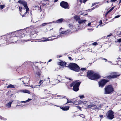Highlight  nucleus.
<instances>
[{
  "instance_id": "obj_2",
  "label": "nucleus",
  "mask_w": 121,
  "mask_h": 121,
  "mask_svg": "<svg viewBox=\"0 0 121 121\" xmlns=\"http://www.w3.org/2000/svg\"><path fill=\"white\" fill-rule=\"evenodd\" d=\"M87 76L89 79L92 80L97 79L100 78V76L98 73L92 71L88 72Z\"/></svg>"
},
{
  "instance_id": "obj_46",
  "label": "nucleus",
  "mask_w": 121,
  "mask_h": 121,
  "mask_svg": "<svg viewBox=\"0 0 121 121\" xmlns=\"http://www.w3.org/2000/svg\"><path fill=\"white\" fill-rule=\"evenodd\" d=\"M103 59L104 60H105V61L106 62H107V59H105V58H104Z\"/></svg>"
},
{
  "instance_id": "obj_24",
  "label": "nucleus",
  "mask_w": 121,
  "mask_h": 121,
  "mask_svg": "<svg viewBox=\"0 0 121 121\" xmlns=\"http://www.w3.org/2000/svg\"><path fill=\"white\" fill-rule=\"evenodd\" d=\"M74 18L76 20V21L79 20L80 19V18L78 16L75 15L74 17Z\"/></svg>"
},
{
  "instance_id": "obj_63",
  "label": "nucleus",
  "mask_w": 121,
  "mask_h": 121,
  "mask_svg": "<svg viewBox=\"0 0 121 121\" xmlns=\"http://www.w3.org/2000/svg\"><path fill=\"white\" fill-rule=\"evenodd\" d=\"M69 80H71V79L70 78H69Z\"/></svg>"
},
{
  "instance_id": "obj_61",
  "label": "nucleus",
  "mask_w": 121,
  "mask_h": 121,
  "mask_svg": "<svg viewBox=\"0 0 121 121\" xmlns=\"http://www.w3.org/2000/svg\"><path fill=\"white\" fill-rule=\"evenodd\" d=\"M121 2V0H120L119 2V4Z\"/></svg>"
},
{
  "instance_id": "obj_58",
  "label": "nucleus",
  "mask_w": 121,
  "mask_h": 121,
  "mask_svg": "<svg viewBox=\"0 0 121 121\" xmlns=\"http://www.w3.org/2000/svg\"><path fill=\"white\" fill-rule=\"evenodd\" d=\"M52 60H51V59H50V60H48V62H51V61H52Z\"/></svg>"
},
{
  "instance_id": "obj_43",
  "label": "nucleus",
  "mask_w": 121,
  "mask_h": 121,
  "mask_svg": "<svg viewBox=\"0 0 121 121\" xmlns=\"http://www.w3.org/2000/svg\"><path fill=\"white\" fill-rule=\"evenodd\" d=\"M82 101L81 100H79V103L80 104L82 103Z\"/></svg>"
},
{
  "instance_id": "obj_42",
  "label": "nucleus",
  "mask_w": 121,
  "mask_h": 121,
  "mask_svg": "<svg viewBox=\"0 0 121 121\" xmlns=\"http://www.w3.org/2000/svg\"><path fill=\"white\" fill-rule=\"evenodd\" d=\"M77 108L78 109L81 110V108L79 106H78V107H77Z\"/></svg>"
},
{
  "instance_id": "obj_13",
  "label": "nucleus",
  "mask_w": 121,
  "mask_h": 121,
  "mask_svg": "<svg viewBox=\"0 0 121 121\" xmlns=\"http://www.w3.org/2000/svg\"><path fill=\"white\" fill-rule=\"evenodd\" d=\"M58 38L57 37H56V38L52 39L51 38L50 39H47V38H45L43 40L41 41L42 42H45V41H51L52 40H53L54 39H57Z\"/></svg>"
},
{
  "instance_id": "obj_62",
  "label": "nucleus",
  "mask_w": 121,
  "mask_h": 121,
  "mask_svg": "<svg viewBox=\"0 0 121 121\" xmlns=\"http://www.w3.org/2000/svg\"><path fill=\"white\" fill-rule=\"evenodd\" d=\"M36 87V86H33V88H36V87Z\"/></svg>"
},
{
  "instance_id": "obj_17",
  "label": "nucleus",
  "mask_w": 121,
  "mask_h": 121,
  "mask_svg": "<svg viewBox=\"0 0 121 121\" xmlns=\"http://www.w3.org/2000/svg\"><path fill=\"white\" fill-rule=\"evenodd\" d=\"M70 30H67L66 31H63L60 32V35L62 34H66L67 33L70 32Z\"/></svg>"
},
{
  "instance_id": "obj_38",
  "label": "nucleus",
  "mask_w": 121,
  "mask_h": 121,
  "mask_svg": "<svg viewBox=\"0 0 121 121\" xmlns=\"http://www.w3.org/2000/svg\"><path fill=\"white\" fill-rule=\"evenodd\" d=\"M57 78L58 79H60L61 78V77L60 75H58V76Z\"/></svg>"
},
{
  "instance_id": "obj_37",
  "label": "nucleus",
  "mask_w": 121,
  "mask_h": 121,
  "mask_svg": "<svg viewBox=\"0 0 121 121\" xmlns=\"http://www.w3.org/2000/svg\"><path fill=\"white\" fill-rule=\"evenodd\" d=\"M120 15H118L117 16H115L114 17V18H118L119 17H120Z\"/></svg>"
},
{
  "instance_id": "obj_57",
  "label": "nucleus",
  "mask_w": 121,
  "mask_h": 121,
  "mask_svg": "<svg viewBox=\"0 0 121 121\" xmlns=\"http://www.w3.org/2000/svg\"><path fill=\"white\" fill-rule=\"evenodd\" d=\"M19 106H21V107H22L23 106H24V105H20Z\"/></svg>"
},
{
  "instance_id": "obj_47",
  "label": "nucleus",
  "mask_w": 121,
  "mask_h": 121,
  "mask_svg": "<svg viewBox=\"0 0 121 121\" xmlns=\"http://www.w3.org/2000/svg\"><path fill=\"white\" fill-rule=\"evenodd\" d=\"M87 0H83V3H85L86 1H87Z\"/></svg>"
},
{
  "instance_id": "obj_36",
  "label": "nucleus",
  "mask_w": 121,
  "mask_h": 121,
  "mask_svg": "<svg viewBox=\"0 0 121 121\" xmlns=\"http://www.w3.org/2000/svg\"><path fill=\"white\" fill-rule=\"evenodd\" d=\"M92 44L94 45H97L98 44L96 42H94L92 43Z\"/></svg>"
},
{
  "instance_id": "obj_8",
  "label": "nucleus",
  "mask_w": 121,
  "mask_h": 121,
  "mask_svg": "<svg viewBox=\"0 0 121 121\" xmlns=\"http://www.w3.org/2000/svg\"><path fill=\"white\" fill-rule=\"evenodd\" d=\"M110 74V75L106 77L108 79L116 78L120 75V74H118L116 72H112Z\"/></svg>"
},
{
  "instance_id": "obj_21",
  "label": "nucleus",
  "mask_w": 121,
  "mask_h": 121,
  "mask_svg": "<svg viewBox=\"0 0 121 121\" xmlns=\"http://www.w3.org/2000/svg\"><path fill=\"white\" fill-rule=\"evenodd\" d=\"M23 79L22 81V82L24 83V84H25L26 83H27V81L28 80H27V79L26 78H23Z\"/></svg>"
},
{
  "instance_id": "obj_16",
  "label": "nucleus",
  "mask_w": 121,
  "mask_h": 121,
  "mask_svg": "<svg viewBox=\"0 0 121 121\" xmlns=\"http://www.w3.org/2000/svg\"><path fill=\"white\" fill-rule=\"evenodd\" d=\"M69 106H65L64 107H62V110L63 111H67L69 110Z\"/></svg>"
},
{
  "instance_id": "obj_55",
  "label": "nucleus",
  "mask_w": 121,
  "mask_h": 121,
  "mask_svg": "<svg viewBox=\"0 0 121 121\" xmlns=\"http://www.w3.org/2000/svg\"><path fill=\"white\" fill-rule=\"evenodd\" d=\"M114 7H115L114 6V7H113L111 9L112 10L114 8Z\"/></svg>"
},
{
  "instance_id": "obj_11",
  "label": "nucleus",
  "mask_w": 121,
  "mask_h": 121,
  "mask_svg": "<svg viewBox=\"0 0 121 121\" xmlns=\"http://www.w3.org/2000/svg\"><path fill=\"white\" fill-rule=\"evenodd\" d=\"M87 107L88 108H91L93 109H98L97 106L93 104H91L90 105H87Z\"/></svg>"
},
{
  "instance_id": "obj_64",
  "label": "nucleus",
  "mask_w": 121,
  "mask_h": 121,
  "mask_svg": "<svg viewBox=\"0 0 121 121\" xmlns=\"http://www.w3.org/2000/svg\"><path fill=\"white\" fill-rule=\"evenodd\" d=\"M106 2H107L108 3H109V2H108V1H106Z\"/></svg>"
},
{
  "instance_id": "obj_54",
  "label": "nucleus",
  "mask_w": 121,
  "mask_h": 121,
  "mask_svg": "<svg viewBox=\"0 0 121 121\" xmlns=\"http://www.w3.org/2000/svg\"><path fill=\"white\" fill-rule=\"evenodd\" d=\"M58 1V0H55L54 1V2H56Z\"/></svg>"
},
{
  "instance_id": "obj_7",
  "label": "nucleus",
  "mask_w": 121,
  "mask_h": 121,
  "mask_svg": "<svg viewBox=\"0 0 121 121\" xmlns=\"http://www.w3.org/2000/svg\"><path fill=\"white\" fill-rule=\"evenodd\" d=\"M114 112L111 110L108 111L106 113V116L107 118L108 119L112 120L114 117Z\"/></svg>"
},
{
  "instance_id": "obj_26",
  "label": "nucleus",
  "mask_w": 121,
  "mask_h": 121,
  "mask_svg": "<svg viewBox=\"0 0 121 121\" xmlns=\"http://www.w3.org/2000/svg\"><path fill=\"white\" fill-rule=\"evenodd\" d=\"M5 7V5L4 4L0 5V8L1 9H4Z\"/></svg>"
},
{
  "instance_id": "obj_51",
  "label": "nucleus",
  "mask_w": 121,
  "mask_h": 121,
  "mask_svg": "<svg viewBox=\"0 0 121 121\" xmlns=\"http://www.w3.org/2000/svg\"><path fill=\"white\" fill-rule=\"evenodd\" d=\"M95 4V3H93L92 4V5L91 6V7H93L94 6V5Z\"/></svg>"
},
{
  "instance_id": "obj_53",
  "label": "nucleus",
  "mask_w": 121,
  "mask_h": 121,
  "mask_svg": "<svg viewBox=\"0 0 121 121\" xmlns=\"http://www.w3.org/2000/svg\"><path fill=\"white\" fill-rule=\"evenodd\" d=\"M99 22L100 23V24H101L102 23V21L101 20H100V22Z\"/></svg>"
},
{
  "instance_id": "obj_28",
  "label": "nucleus",
  "mask_w": 121,
  "mask_h": 121,
  "mask_svg": "<svg viewBox=\"0 0 121 121\" xmlns=\"http://www.w3.org/2000/svg\"><path fill=\"white\" fill-rule=\"evenodd\" d=\"M0 119H1L2 120H4V121H5L7 120V119L6 118L3 117L1 116H0Z\"/></svg>"
},
{
  "instance_id": "obj_27",
  "label": "nucleus",
  "mask_w": 121,
  "mask_h": 121,
  "mask_svg": "<svg viewBox=\"0 0 121 121\" xmlns=\"http://www.w3.org/2000/svg\"><path fill=\"white\" fill-rule=\"evenodd\" d=\"M67 102L65 104V105L66 104L69 103H72L73 102L70 100H69L68 99H67Z\"/></svg>"
},
{
  "instance_id": "obj_18",
  "label": "nucleus",
  "mask_w": 121,
  "mask_h": 121,
  "mask_svg": "<svg viewBox=\"0 0 121 121\" xmlns=\"http://www.w3.org/2000/svg\"><path fill=\"white\" fill-rule=\"evenodd\" d=\"M59 64L61 66H64L66 65V63L65 62L62 61L60 62Z\"/></svg>"
},
{
  "instance_id": "obj_5",
  "label": "nucleus",
  "mask_w": 121,
  "mask_h": 121,
  "mask_svg": "<svg viewBox=\"0 0 121 121\" xmlns=\"http://www.w3.org/2000/svg\"><path fill=\"white\" fill-rule=\"evenodd\" d=\"M69 67L70 69L75 71L78 72L80 70L79 67L75 63H70L69 65Z\"/></svg>"
},
{
  "instance_id": "obj_34",
  "label": "nucleus",
  "mask_w": 121,
  "mask_h": 121,
  "mask_svg": "<svg viewBox=\"0 0 121 121\" xmlns=\"http://www.w3.org/2000/svg\"><path fill=\"white\" fill-rule=\"evenodd\" d=\"M50 78H49V77H48V80H47V83H49L50 82Z\"/></svg>"
},
{
  "instance_id": "obj_52",
  "label": "nucleus",
  "mask_w": 121,
  "mask_h": 121,
  "mask_svg": "<svg viewBox=\"0 0 121 121\" xmlns=\"http://www.w3.org/2000/svg\"><path fill=\"white\" fill-rule=\"evenodd\" d=\"M68 58H69V60H71V57H68Z\"/></svg>"
},
{
  "instance_id": "obj_31",
  "label": "nucleus",
  "mask_w": 121,
  "mask_h": 121,
  "mask_svg": "<svg viewBox=\"0 0 121 121\" xmlns=\"http://www.w3.org/2000/svg\"><path fill=\"white\" fill-rule=\"evenodd\" d=\"M86 69V68H82L80 70L81 71H82V72L83 71H84V70H85Z\"/></svg>"
},
{
  "instance_id": "obj_41",
  "label": "nucleus",
  "mask_w": 121,
  "mask_h": 121,
  "mask_svg": "<svg viewBox=\"0 0 121 121\" xmlns=\"http://www.w3.org/2000/svg\"><path fill=\"white\" fill-rule=\"evenodd\" d=\"M109 13V12L108 11L105 13V17H106V16Z\"/></svg>"
},
{
  "instance_id": "obj_15",
  "label": "nucleus",
  "mask_w": 121,
  "mask_h": 121,
  "mask_svg": "<svg viewBox=\"0 0 121 121\" xmlns=\"http://www.w3.org/2000/svg\"><path fill=\"white\" fill-rule=\"evenodd\" d=\"M35 75L36 77H39V79L41 75L40 73L38 71L36 72L35 73Z\"/></svg>"
},
{
  "instance_id": "obj_40",
  "label": "nucleus",
  "mask_w": 121,
  "mask_h": 121,
  "mask_svg": "<svg viewBox=\"0 0 121 121\" xmlns=\"http://www.w3.org/2000/svg\"><path fill=\"white\" fill-rule=\"evenodd\" d=\"M87 102V101H83L82 102V103L84 104H86Z\"/></svg>"
},
{
  "instance_id": "obj_33",
  "label": "nucleus",
  "mask_w": 121,
  "mask_h": 121,
  "mask_svg": "<svg viewBox=\"0 0 121 121\" xmlns=\"http://www.w3.org/2000/svg\"><path fill=\"white\" fill-rule=\"evenodd\" d=\"M44 91H45V93L46 94L48 93H49V91L46 90H44Z\"/></svg>"
},
{
  "instance_id": "obj_60",
  "label": "nucleus",
  "mask_w": 121,
  "mask_h": 121,
  "mask_svg": "<svg viewBox=\"0 0 121 121\" xmlns=\"http://www.w3.org/2000/svg\"><path fill=\"white\" fill-rule=\"evenodd\" d=\"M69 26H69V27L70 26L71 27H72V25H70V24H69Z\"/></svg>"
},
{
  "instance_id": "obj_59",
  "label": "nucleus",
  "mask_w": 121,
  "mask_h": 121,
  "mask_svg": "<svg viewBox=\"0 0 121 121\" xmlns=\"http://www.w3.org/2000/svg\"><path fill=\"white\" fill-rule=\"evenodd\" d=\"M32 86V85H31V86H29L31 87L32 88H33V86Z\"/></svg>"
},
{
  "instance_id": "obj_4",
  "label": "nucleus",
  "mask_w": 121,
  "mask_h": 121,
  "mask_svg": "<svg viewBox=\"0 0 121 121\" xmlns=\"http://www.w3.org/2000/svg\"><path fill=\"white\" fill-rule=\"evenodd\" d=\"M114 91V89L111 85H108L104 88V94H112Z\"/></svg>"
},
{
  "instance_id": "obj_6",
  "label": "nucleus",
  "mask_w": 121,
  "mask_h": 121,
  "mask_svg": "<svg viewBox=\"0 0 121 121\" xmlns=\"http://www.w3.org/2000/svg\"><path fill=\"white\" fill-rule=\"evenodd\" d=\"M80 83V82L75 81L70 84V86L71 87L73 86V91H77L79 90V87Z\"/></svg>"
},
{
  "instance_id": "obj_56",
  "label": "nucleus",
  "mask_w": 121,
  "mask_h": 121,
  "mask_svg": "<svg viewBox=\"0 0 121 121\" xmlns=\"http://www.w3.org/2000/svg\"><path fill=\"white\" fill-rule=\"evenodd\" d=\"M99 26L100 27H101L103 26V25H102L99 24Z\"/></svg>"
},
{
  "instance_id": "obj_32",
  "label": "nucleus",
  "mask_w": 121,
  "mask_h": 121,
  "mask_svg": "<svg viewBox=\"0 0 121 121\" xmlns=\"http://www.w3.org/2000/svg\"><path fill=\"white\" fill-rule=\"evenodd\" d=\"M79 97L81 99H83L84 98V97L83 95H80L79 96Z\"/></svg>"
},
{
  "instance_id": "obj_23",
  "label": "nucleus",
  "mask_w": 121,
  "mask_h": 121,
  "mask_svg": "<svg viewBox=\"0 0 121 121\" xmlns=\"http://www.w3.org/2000/svg\"><path fill=\"white\" fill-rule=\"evenodd\" d=\"M32 100V99H27V100L25 101H21L20 102L21 103H26L27 102H28L30 101L31 100Z\"/></svg>"
},
{
  "instance_id": "obj_20",
  "label": "nucleus",
  "mask_w": 121,
  "mask_h": 121,
  "mask_svg": "<svg viewBox=\"0 0 121 121\" xmlns=\"http://www.w3.org/2000/svg\"><path fill=\"white\" fill-rule=\"evenodd\" d=\"M45 82V80H40L39 83V86H40L43 83Z\"/></svg>"
},
{
  "instance_id": "obj_48",
  "label": "nucleus",
  "mask_w": 121,
  "mask_h": 121,
  "mask_svg": "<svg viewBox=\"0 0 121 121\" xmlns=\"http://www.w3.org/2000/svg\"><path fill=\"white\" fill-rule=\"evenodd\" d=\"M112 35V34H110V35H108L107 36V37H110Z\"/></svg>"
},
{
  "instance_id": "obj_12",
  "label": "nucleus",
  "mask_w": 121,
  "mask_h": 121,
  "mask_svg": "<svg viewBox=\"0 0 121 121\" xmlns=\"http://www.w3.org/2000/svg\"><path fill=\"white\" fill-rule=\"evenodd\" d=\"M13 101V100H10L8 103L6 104V106L8 108L10 107L11 106V104Z\"/></svg>"
},
{
  "instance_id": "obj_49",
  "label": "nucleus",
  "mask_w": 121,
  "mask_h": 121,
  "mask_svg": "<svg viewBox=\"0 0 121 121\" xmlns=\"http://www.w3.org/2000/svg\"><path fill=\"white\" fill-rule=\"evenodd\" d=\"M83 0H80L79 1L81 3H82L83 2Z\"/></svg>"
},
{
  "instance_id": "obj_3",
  "label": "nucleus",
  "mask_w": 121,
  "mask_h": 121,
  "mask_svg": "<svg viewBox=\"0 0 121 121\" xmlns=\"http://www.w3.org/2000/svg\"><path fill=\"white\" fill-rule=\"evenodd\" d=\"M16 35L15 32L12 33L11 35L8 34L6 35L2 36L0 37V42H1L2 44L5 42L6 40L5 39V37L7 38H10L11 37H14L16 36Z\"/></svg>"
},
{
  "instance_id": "obj_30",
  "label": "nucleus",
  "mask_w": 121,
  "mask_h": 121,
  "mask_svg": "<svg viewBox=\"0 0 121 121\" xmlns=\"http://www.w3.org/2000/svg\"><path fill=\"white\" fill-rule=\"evenodd\" d=\"M53 23V22H50L48 23H44L42 25V26H44L46 25L47 24L51 23Z\"/></svg>"
},
{
  "instance_id": "obj_19",
  "label": "nucleus",
  "mask_w": 121,
  "mask_h": 121,
  "mask_svg": "<svg viewBox=\"0 0 121 121\" xmlns=\"http://www.w3.org/2000/svg\"><path fill=\"white\" fill-rule=\"evenodd\" d=\"M64 19L63 18H60L56 20V22L57 23H60L63 21Z\"/></svg>"
},
{
  "instance_id": "obj_35",
  "label": "nucleus",
  "mask_w": 121,
  "mask_h": 121,
  "mask_svg": "<svg viewBox=\"0 0 121 121\" xmlns=\"http://www.w3.org/2000/svg\"><path fill=\"white\" fill-rule=\"evenodd\" d=\"M80 116L81 117H82L83 118H84L85 117V115H83V114H80Z\"/></svg>"
},
{
  "instance_id": "obj_50",
  "label": "nucleus",
  "mask_w": 121,
  "mask_h": 121,
  "mask_svg": "<svg viewBox=\"0 0 121 121\" xmlns=\"http://www.w3.org/2000/svg\"><path fill=\"white\" fill-rule=\"evenodd\" d=\"M28 62L29 64H31V65L32 64V63L31 62Z\"/></svg>"
},
{
  "instance_id": "obj_45",
  "label": "nucleus",
  "mask_w": 121,
  "mask_h": 121,
  "mask_svg": "<svg viewBox=\"0 0 121 121\" xmlns=\"http://www.w3.org/2000/svg\"><path fill=\"white\" fill-rule=\"evenodd\" d=\"M99 117L100 118H103V116L102 115H99Z\"/></svg>"
},
{
  "instance_id": "obj_10",
  "label": "nucleus",
  "mask_w": 121,
  "mask_h": 121,
  "mask_svg": "<svg viewBox=\"0 0 121 121\" xmlns=\"http://www.w3.org/2000/svg\"><path fill=\"white\" fill-rule=\"evenodd\" d=\"M108 82L107 80L103 79L99 82V86L101 87H103L106 83Z\"/></svg>"
},
{
  "instance_id": "obj_22",
  "label": "nucleus",
  "mask_w": 121,
  "mask_h": 121,
  "mask_svg": "<svg viewBox=\"0 0 121 121\" xmlns=\"http://www.w3.org/2000/svg\"><path fill=\"white\" fill-rule=\"evenodd\" d=\"M86 21V20H79L78 21V23L79 24L83 23H84Z\"/></svg>"
},
{
  "instance_id": "obj_9",
  "label": "nucleus",
  "mask_w": 121,
  "mask_h": 121,
  "mask_svg": "<svg viewBox=\"0 0 121 121\" xmlns=\"http://www.w3.org/2000/svg\"><path fill=\"white\" fill-rule=\"evenodd\" d=\"M60 5L62 7L65 9H69V5L67 3L63 1L61 2Z\"/></svg>"
},
{
  "instance_id": "obj_44",
  "label": "nucleus",
  "mask_w": 121,
  "mask_h": 121,
  "mask_svg": "<svg viewBox=\"0 0 121 121\" xmlns=\"http://www.w3.org/2000/svg\"><path fill=\"white\" fill-rule=\"evenodd\" d=\"M112 10V9H110V10H109L108 11V12H109H109H111Z\"/></svg>"
},
{
  "instance_id": "obj_29",
  "label": "nucleus",
  "mask_w": 121,
  "mask_h": 121,
  "mask_svg": "<svg viewBox=\"0 0 121 121\" xmlns=\"http://www.w3.org/2000/svg\"><path fill=\"white\" fill-rule=\"evenodd\" d=\"M93 23V22H89L88 23V24L87 25V26H91V25H92V23Z\"/></svg>"
},
{
  "instance_id": "obj_14",
  "label": "nucleus",
  "mask_w": 121,
  "mask_h": 121,
  "mask_svg": "<svg viewBox=\"0 0 121 121\" xmlns=\"http://www.w3.org/2000/svg\"><path fill=\"white\" fill-rule=\"evenodd\" d=\"M19 91L21 92L26 93L30 94V92L28 90H20Z\"/></svg>"
},
{
  "instance_id": "obj_25",
  "label": "nucleus",
  "mask_w": 121,
  "mask_h": 121,
  "mask_svg": "<svg viewBox=\"0 0 121 121\" xmlns=\"http://www.w3.org/2000/svg\"><path fill=\"white\" fill-rule=\"evenodd\" d=\"M8 88H15V87L14 86L11 85L10 84L8 85L7 86Z\"/></svg>"
},
{
  "instance_id": "obj_1",
  "label": "nucleus",
  "mask_w": 121,
  "mask_h": 121,
  "mask_svg": "<svg viewBox=\"0 0 121 121\" xmlns=\"http://www.w3.org/2000/svg\"><path fill=\"white\" fill-rule=\"evenodd\" d=\"M18 2L21 4L22 5L24 6V8H22V7H19V10L20 11L21 15L22 17L25 16L26 14H28L29 12V9L26 4V3L25 1L19 0Z\"/></svg>"
},
{
  "instance_id": "obj_39",
  "label": "nucleus",
  "mask_w": 121,
  "mask_h": 121,
  "mask_svg": "<svg viewBox=\"0 0 121 121\" xmlns=\"http://www.w3.org/2000/svg\"><path fill=\"white\" fill-rule=\"evenodd\" d=\"M117 42H118L120 43L121 42V39H119L117 40Z\"/></svg>"
}]
</instances>
